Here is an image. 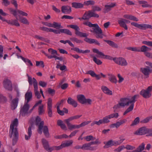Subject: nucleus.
<instances>
[{
    "instance_id": "obj_1",
    "label": "nucleus",
    "mask_w": 152,
    "mask_h": 152,
    "mask_svg": "<svg viewBox=\"0 0 152 152\" xmlns=\"http://www.w3.org/2000/svg\"><path fill=\"white\" fill-rule=\"evenodd\" d=\"M139 97V95L136 94L134 95L131 98H122L120 99V102L122 104V107L128 106L129 104H131L129 107L126 110L124 113V115L132 111L133 109L134 103L136 101V99Z\"/></svg>"
},
{
    "instance_id": "obj_2",
    "label": "nucleus",
    "mask_w": 152,
    "mask_h": 152,
    "mask_svg": "<svg viewBox=\"0 0 152 152\" xmlns=\"http://www.w3.org/2000/svg\"><path fill=\"white\" fill-rule=\"evenodd\" d=\"M83 24L86 26H88L89 27H94L93 28V30H91V32L96 34V37L99 39H102L103 37L102 31L101 28L97 24H92L88 21H85Z\"/></svg>"
},
{
    "instance_id": "obj_3",
    "label": "nucleus",
    "mask_w": 152,
    "mask_h": 152,
    "mask_svg": "<svg viewBox=\"0 0 152 152\" xmlns=\"http://www.w3.org/2000/svg\"><path fill=\"white\" fill-rule=\"evenodd\" d=\"M18 125V120L17 118L15 119L12 122L10 125V132H11L10 138H12V136L14 137L18 136V132L17 127Z\"/></svg>"
},
{
    "instance_id": "obj_4",
    "label": "nucleus",
    "mask_w": 152,
    "mask_h": 152,
    "mask_svg": "<svg viewBox=\"0 0 152 152\" xmlns=\"http://www.w3.org/2000/svg\"><path fill=\"white\" fill-rule=\"evenodd\" d=\"M119 116L118 113H113L103 117L102 119L99 120L100 125L102 124H106L109 123L110 121V120L113 118H117Z\"/></svg>"
},
{
    "instance_id": "obj_5",
    "label": "nucleus",
    "mask_w": 152,
    "mask_h": 152,
    "mask_svg": "<svg viewBox=\"0 0 152 152\" xmlns=\"http://www.w3.org/2000/svg\"><path fill=\"white\" fill-rule=\"evenodd\" d=\"M82 115H76L72 116L64 120V121L66 123L69 130H71L76 129V125L72 124L70 123V122L74 120L79 118Z\"/></svg>"
},
{
    "instance_id": "obj_6",
    "label": "nucleus",
    "mask_w": 152,
    "mask_h": 152,
    "mask_svg": "<svg viewBox=\"0 0 152 152\" xmlns=\"http://www.w3.org/2000/svg\"><path fill=\"white\" fill-rule=\"evenodd\" d=\"M44 122L43 121H42L40 123L39 125V127L38 130V132L40 134H41L43 130V132L45 136L48 138L49 137V130L48 126H44Z\"/></svg>"
},
{
    "instance_id": "obj_7",
    "label": "nucleus",
    "mask_w": 152,
    "mask_h": 152,
    "mask_svg": "<svg viewBox=\"0 0 152 152\" xmlns=\"http://www.w3.org/2000/svg\"><path fill=\"white\" fill-rule=\"evenodd\" d=\"M67 27H70L75 30V34L78 36L81 37H86L88 36V34L86 33H83L79 31L80 28L77 25H70L67 26Z\"/></svg>"
},
{
    "instance_id": "obj_8",
    "label": "nucleus",
    "mask_w": 152,
    "mask_h": 152,
    "mask_svg": "<svg viewBox=\"0 0 152 152\" xmlns=\"http://www.w3.org/2000/svg\"><path fill=\"white\" fill-rule=\"evenodd\" d=\"M77 97L78 101L82 104H87L91 105V100L89 99H86L83 95H78L77 96Z\"/></svg>"
},
{
    "instance_id": "obj_9",
    "label": "nucleus",
    "mask_w": 152,
    "mask_h": 152,
    "mask_svg": "<svg viewBox=\"0 0 152 152\" xmlns=\"http://www.w3.org/2000/svg\"><path fill=\"white\" fill-rule=\"evenodd\" d=\"M150 132H152V129H148L143 127L136 130L134 133V134L135 135H142Z\"/></svg>"
},
{
    "instance_id": "obj_10",
    "label": "nucleus",
    "mask_w": 152,
    "mask_h": 152,
    "mask_svg": "<svg viewBox=\"0 0 152 152\" xmlns=\"http://www.w3.org/2000/svg\"><path fill=\"white\" fill-rule=\"evenodd\" d=\"M152 90V86H149L146 90H142L140 92V94L145 98H148L151 96V92Z\"/></svg>"
},
{
    "instance_id": "obj_11",
    "label": "nucleus",
    "mask_w": 152,
    "mask_h": 152,
    "mask_svg": "<svg viewBox=\"0 0 152 152\" xmlns=\"http://www.w3.org/2000/svg\"><path fill=\"white\" fill-rule=\"evenodd\" d=\"M42 141L44 148L48 152H51L53 151L56 150V146L50 147L48 142L46 139H42Z\"/></svg>"
},
{
    "instance_id": "obj_12",
    "label": "nucleus",
    "mask_w": 152,
    "mask_h": 152,
    "mask_svg": "<svg viewBox=\"0 0 152 152\" xmlns=\"http://www.w3.org/2000/svg\"><path fill=\"white\" fill-rule=\"evenodd\" d=\"M131 25L141 29H145L147 28H150L152 29V26L149 24H139L135 22H132L131 23Z\"/></svg>"
},
{
    "instance_id": "obj_13",
    "label": "nucleus",
    "mask_w": 152,
    "mask_h": 152,
    "mask_svg": "<svg viewBox=\"0 0 152 152\" xmlns=\"http://www.w3.org/2000/svg\"><path fill=\"white\" fill-rule=\"evenodd\" d=\"M151 49L145 45H143L140 48V52H144L146 56L149 58H152V53L148 52L151 50Z\"/></svg>"
},
{
    "instance_id": "obj_14",
    "label": "nucleus",
    "mask_w": 152,
    "mask_h": 152,
    "mask_svg": "<svg viewBox=\"0 0 152 152\" xmlns=\"http://www.w3.org/2000/svg\"><path fill=\"white\" fill-rule=\"evenodd\" d=\"M86 74L90 75L93 77H96L97 80H100L101 78V76L102 77L104 78L106 77V75L103 74L102 73H101L100 75H97L92 70H89L87 72Z\"/></svg>"
},
{
    "instance_id": "obj_15",
    "label": "nucleus",
    "mask_w": 152,
    "mask_h": 152,
    "mask_svg": "<svg viewBox=\"0 0 152 152\" xmlns=\"http://www.w3.org/2000/svg\"><path fill=\"white\" fill-rule=\"evenodd\" d=\"M84 14L86 20L89 19L92 17L98 18L99 17V15L96 13L92 10L86 12Z\"/></svg>"
},
{
    "instance_id": "obj_16",
    "label": "nucleus",
    "mask_w": 152,
    "mask_h": 152,
    "mask_svg": "<svg viewBox=\"0 0 152 152\" xmlns=\"http://www.w3.org/2000/svg\"><path fill=\"white\" fill-rule=\"evenodd\" d=\"M93 51L94 53H95L99 55V57L104 58H106L108 59L112 60L115 58H113L112 57L104 54L102 52L99 51L97 49L94 48L93 50Z\"/></svg>"
},
{
    "instance_id": "obj_17",
    "label": "nucleus",
    "mask_w": 152,
    "mask_h": 152,
    "mask_svg": "<svg viewBox=\"0 0 152 152\" xmlns=\"http://www.w3.org/2000/svg\"><path fill=\"white\" fill-rule=\"evenodd\" d=\"M33 85L34 91L35 96L38 99H39L41 97V95L38 91V83L36 80L33 78Z\"/></svg>"
},
{
    "instance_id": "obj_18",
    "label": "nucleus",
    "mask_w": 152,
    "mask_h": 152,
    "mask_svg": "<svg viewBox=\"0 0 152 152\" xmlns=\"http://www.w3.org/2000/svg\"><path fill=\"white\" fill-rule=\"evenodd\" d=\"M140 71L144 74L145 78H147L149 77L150 74L151 73V70L149 67L146 66L145 67H141L140 69Z\"/></svg>"
},
{
    "instance_id": "obj_19",
    "label": "nucleus",
    "mask_w": 152,
    "mask_h": 152,
    "mask_svg": "<svg viewBox=\"0 0 152 152\" xmlns=\"http://www.w3.org/2000/svg\"><path fill=\"white\" fill-rule=\"evenodd\" d=\"M115 62L119 65L122 66H126L127 65L126 60L122 58H118L113 59Z\"/></svg>"
},
{
    "instance_id": "obj_20",
    "label": "nucleus",
    "mask_w": 152,
    "mask_h": 152,
    "mask_svg": "<svg viewBox=\"0 0 152 152\" xmlns=\"http://www.w3.org/2000/svg\"><path fill=\"white\" fill-rule=\"evenodd\" d=\"M4 88L9 91H12V85L11 81L8 79H5L3 82Z\"/></svg>"
},
{
    "instance_id": "obj_21",
    "label": "nucleus",
    "mask_w": 152,
    "mask_h": 152,
    "mask_svg": "<svg viewBox=\"0 0 152 152\" xmlns=\"http://www.w3.org/2000/svg\"><path fill=\"white\" fill-rule=\"evenodd\" d=\"M91 142L83 144L82 146V149L83 150L94 151L96 149L95 146H91Z\"/></svg>"
},
{
    "instance_id": "obj_22",
    "label": "nucleus",
    "mask_w": 152,
    "mask_h": 152,
    "mask_svg": "<svg viewBox=\"0 0 152 152\" xmlns=\"http://www.w3.org/2000/svg\"><path fill=\"white\" fill-rule=\"evenodd\" d=\"M47 110L48 114L49 117L52 116V100L51 98H49L48 99Z\"/></svg>"
},
{
    "instance_id": "obj_23",
    "label": "nucleus",
    "mask_w": 152,
    "mask_h": 152,
    "mask_svg": "<svg viewBox=\"0 0 152 152\" xmlns=\"http://www.w3.org/2000/svg\"><path fill=\"white\" fill-rule=\"evenodd\" d=\"M29 108V105L28 103H25L20 111L21 115L23 116H24L26 114H27L28 113V111Z\"/></svg>"
},
{
    "instance_id": "obj_24",
    "label": "nucleus",
    "mask_w": 152,
    "mask_h": 152,
    "mask_svg": "<svg viewBox=\"0 0 152 152\" xmlns=\"http://www.w3.org/2000/svg\"><path fill=\"white\" fill-rule=\"evenodd\" d=\"M73 143L72 140H70L66 141V142L62 143L61 145L56 146V150H58L62 148L70 146Z\"/></svg>"
},
{
    "instance_id": "obj_25",
    "label": "nucleus",
    "mask_w": 152,
    "mask_h": 152,
    "mask_svg": "<svg viewBox=\"0 0 152 152\" xmlns=\"http://www.w3.org/2000/svg\"><path fill=\"white\" fill-rule=\"evenodd\" d=\"M127 121L126 119H122L116 123L112 124L110 125V127L112 128L116 127V128H118L121 125L126 123Z\"/></svg>"
},
{
    "instance_id": "obj_26",
    "label": "nucleus",
    "mask_w": 152,
    "mask_h": 152,
    "mask_svg": "<svg viewBox=\"0 0 152 152\" xmlns=\"http://www.w3.org/2000/svg\"><path fill=\"white\" fill-rule=\"evenodd\" d=\"M19 99L15 98L12 100L10 103L11 109L12 110H15L17 107L18 102Z\"/></svg>"
},
{
    "instance_id": "obj_27",
    "label": "nucleus",
    "mask_w": 152,
    "mask_h": 152,
    "mask_svg": "<svg viewBox=\"0 0 152 152\" xmlns=\"http://www.w3.org/2000/svg\"><path fill=\"white\" fill-rule=\"evenodd\" d=\"M48 51L49 54L51 55H49L48 54H45V56H47L49 59H51L53 58H50L51 56H56L58 55V53L56 50H54L52 48H50L48 49Z\"/></svg>"
},
{
    "instance_id": "obj_28",
    "label": "nucleus",
    "mask_w": 152,
    "mask_h": 152,
    "mask_svg": "<svg viewBox=\"0 0 152 152\" xmlns=\"http://www.w3.org/2000/svg\"><path fill=\"white\" fill-rule=\"evenodd\" d=\"M61 11L64 13L69 14L71 12V8L70 6L68 5L63 6L61 7Z\"/></svg>"
},
{
    "instance_id": "obj_29",
    "label": "nucleus",
    "mask_w": 152,
    "mask_h": 152,
    "mask_svg": "<svg viewBox=\"0 0 152 152\" xmlns=\"http://www.w3.org/2000/svg\"><path fill=\"white\" fill-rule=\"evenodd\" d=\"M104 144H105L103 147L104 148H107L113 145H116L115 141L112 140H109L107 142H104Z\"/></svg>"
},
{
    "instance_id": "obj_30",
    "label": "nucleus",
    "mask_w": 152,
    "mask_h": 152,
    "mask_svg": "<svg viewBox=\"0 0 152 152\" xmlns=\"http://www.w3.org/2000/svg\"><path fill=\"white\" fill-rule=\"evenodd\" d=\"M116 6L115 3H111L110 5H106L104 8L103 9V12L105 13L110 10L111 9Z\"/></svg>"
},
{
    "instance_id": "obj_31",
    "label": "nucleus",
    "mask_w": 152,
    "mask_h": 152,
    "mask_svg": "<svg viewBox=\"0 0 152 152\" xmlns=\"http://www.w3.org/2000/svg\"><path fill=\"white\" fill-rule=\"evenodd\" d=\"M109 80L112 83L116 84L117 82L116 77L113 75L111 74H108Z\"/></svg>"
},
{
    "instance_id": "obj_32",
    "label": "nucleus",
    "mask_w": 152,
    "mask_h": 152,
    "mask_svg": "<svg viewBox=\"0 0 152 152\" xmlns=\"http://www.w3.org/2000/svg\"><path fill=\"white\" fill-rule=\"evenodd\" d=\"M32 98V93L31 91H27L26 93L25 96V98L26 100V102L28 103Z\"/></svg>"
},
{
    "instance_id": "obj_33",
    "label": "nucleus",
    "mask_w": 152,
    "mask_h": 152,
    "mask_svg": "<svg viewBox=\"0 0 152 152\" xmlns=\"http://www.w3.org/2000/svg\"><path fill=\"white\" fill-rule=\"evenodd\" d=\"M101 89L102 91L105 94L109 95H112L113 94L112 92L106 86H102L101 87Z\"/></svg>"
},
{
    "instance_id": "obj_34",
    "label": "nucleus",
    "mask_w": 152,
    "mask_h": 152,
    "mask_svg": "<svg viewBox=\"0 0 152 152\" xmlns=\"http://www.w3.org/2000/svg\"><path fill=\"white\" fill-rule=\"evenodd\" d=\"M71 50H72L76 51L77 53H88L90 52V50H80L77 47H74L71 48Z\"/></svg>"
},
{
    "instance_id": "obj_35",
    "label": "nucleus",
    "mask_w": 152,
    "mask_h": 152,
    "mask_svg": "<svg viewBox=\"0 0 152 152\" xmlns=\"http://www.w3.org/2000/svg\"><path fill=\"white\" fill-rule=\"evenodd\" d=\"M123 20H124L123 18H120L118 20V22L121 27L124 28L125 30H127L128 29L127 26Z\"/></svg>"
},
{
    "instance_id": "obj_36",
    "label": "nucleus",
    "mask_w": 152,
    "mask_h": 152,
    "mask_svg": "<svg viewBox=\"0 0 152 152\" xmlns=\"http://www.w3.org/2000/svg\"><path fill=\"white\" fill-rule=\"evenodd\" d=\"M16 20H11L7 21V23L9 24L12 25H15L16 26H19L20 24L19 23L18 19Z\"/></svg>"
},
{
    "instance_id": "obj_37",
    "label": "nucleus",
    "mask_w": 152,
    "mask_h": 152,
    "mask_svg": "<svg viewBox=\"0 0 152 152\" xmlns=\"http://www.w3.org/2000/svg\"><path fill=\"white\" fill-rule=\"evenodd\" d=\"M67 102L69 104L72 105L75 107L77 106V102L70 97L68 98Z\"/></svg>"
},
{
    "instance_id": "obj_38",
    "label": "nucleus",
    "mask_w": 152,
    "mask_h": 152,
    "mask_svg": "<svg viewBox=\"0 0 152 152\" xmlns=\"http://www.w3.org/2000/svg\"><path fill=\"white\" fill-rule=\"evenodd\" d=\"M124 17L125 18L135 21H137L139 20L138 18L131 15H124Z\"/></svg>"
},
{
    "instance_id": "obj_39",
    "label": "nucleus",
    "mask_w": 152,
    "mask_h": 152,
    "mask_svg": "<svg viewBox=\"0 0 152 152\" xmlns=\"http://www.w3.org/2000/svg\"><path fill=\"white\" fill-rule=\"evenodd\" d=\"M138 2L139 4H142V7H152V6L149 4L146 1H139Z\"/></svg>"
},
{
    "instance_id": "obj_40",
    "label": "nucleus",
    "mask_w": 152,
    "mask_h": 152,
    "mask_svg": "<svg viewBox=\"0 0 152 152\" xmlns=\"http://www.w3.org/2000/svg\"><path fill=\"white\" fill-rule=\"evenodd\" d=\"M57 124L62 129L64 130H67V127L66 125L63 123V121L61 120H58L57 121Z\"/></svg>"
},
{
    "instance_id": "obj_41",
    "label": "nucleus",
    "mask_w": 152,
    "mask_h": 152,
    "mask_svg": "<svg viewBox=\"0 0 152 152\" xmlns=\"http://www.w3.org/2000/svg\"><path fill=\"white\" fill-rule=\"evenodd\" d=\"M72 7L76 9L83 8V4L79 2H72Z\"/></svg>"
},
{
    "instance_id": "obj_42",
    "label": "nucleus",
    "mask_w": 152,
    "mask_h": 152,
    "mask_svg": "<svg viewBox=\"0 0 152 152\" xmlns=\"http://www.w3.org/2000/svg\"><path fill=\"white\" fill-rule=\"evenodd\" d=\"M32 127V125H31L30 126H29L28 129V136L25 135V139L26 140H28L29 139L32 134V131H31V128Z\"/></svg>"
},
{
    "instance_id": "obj_43",
    "label": "nucleus",
    "mask_w": 152,
    "mask_h": 152,
    "mask_svg": "<svg viewBox=\"0 0 152 152\" xmlns=\"http://www.w3.org/2000/svg\"><path fill=\"white\" fill-rule=\"evenodd\" d=\"M104 41L113 48H118V45L112 41L107 40H104Z\"/></svg>"
},
{
    "instance_id": "obj_44",
    "label": "nucleus",
    "mask_w": 152,
    "mask_h": 152,
    "mask_svg": "<svg viewBox=\"0 0 152 152\" xmlns=\"http://www.w3.org/2000/svg\"><path fill=\"white\" fill-rule=\"evenodd\" d=\"M19 20L21 23L23 24L26 25L29 24V22L28 20L26 18L24 17L20 16Z\"/></svg>"
},
{
    "instance_id": "obj_45",
    "label": "nucleus",
    "mask_w": 152,
    "mask_h": 152,
    "mask_svg": "<svg viewBox=\"0 0 152 152\" xmlns=\"http://www.w3.org/2000/svg\"><path fill=\"white\" fill-rule=\"evenodd\" d=\"M8 10L10 12L13 14V15L15 17L16 19H17V11L12 8H8Z\"/></svg>"
},
{
    "instance_id": "obj_46",
    "label": "nucleus",
    "mask_w": 152,
    "mask_h": 152,
    "mask_svg": "<svg viewBox=\"0 0 152 152\" xmlns=\"http://www.w3.org/2000/svg\"><path fill=\"white\" fill-rule=\"evenodd\" d=\"M126 49L128 50L132 51L137 52H140V48L138 47H127Z\"/></svg>"
},
{
    "instance_id": "obj_47",
    "label": "nucleus",
    "mask_w": 152,
    "mask_h": 152,
    "mask_svg": "<svg viewBox=\"0 0 152 152\" xmlns=\"http://www.w3.org/2000/svg\"><path fill=\"white\" fill-rule=\"evenodd\" d=\"M61 33H64L67 35L72 36V32L69 29H61Z\"/></svg>"
},
{
    "instance_id": "obj_48",
    "label": "nucleus",
    "mask_w": 152,
    "mask_h": 152,
    "mask_svg": "<svg viewBox=\"0 0 152 152\" xmlns=\"http://www.w3.org/2000/svg\"><path fill=\"white\" fill-rule=\"evenodd\" d=\"M84 139L88 142L90 141H93L96 139L95 137H93L92 135L87 136L84 137Z\"/></svg>"
},
{
    "instance_id": "obj_49",
    "label": "nucleus",
    "mask_w": 152,
    "mask_h": 152,
    "mask_svg": "<svg viewBox=\"0 0 152 152\" xmlns=\"http://www.w3.org/2000/svg\"><path fill=\"white\" fill-rule=\"evenodd\" d=\"M43 108L44 105L43 104H41L39 107L38 110L39 115H41L44 113L45 111Z\"/></svg>"
},
{
    "instance_id": "obj_50",
    "label": "nucleus",
    "mask_w": 152,
    "mask_h": 152,
    "mask_svg": "<svg viewBox=\"0 0 152 152\" xmlns=\"http://www.w3.org/2000/svg\"><path fill=\"white\" fill-rule=\"evenodd\" d=\"M52 27L56 28H63V27L61 26L60 23H58L55 22H53L52 24Z\"/></svg>"
},
{
    "instance_id": "obj_51",
    "label": "nucleus",
    "mask_w": 152,
    "mask_h": 152,
    "mask_svg": "<svg viewBox=\"0 0 152 152\" xmlns=\"http://www.w3.org/2000/svg\"><path fill=\"white\" fill-rule=\"evenodd\" d=\"M139 121L140 118L139 117H137L132 122V124L130 125V126H132L136 125L139 122Z\"/></svg>"
},
{
    "instance_id": "obj_52",
    "label": "nucleus",
    "mask_w": 152,
    "mask_h": 152,
    "mask_svg": "<svg viewBox=\"0 0 152 152\" xmlns=\"http://www.w3.org/2000/svg\"><path fill=\"white\" fill-rule=\"evenodd\" d=\"M70 40L72 41H74L78 43H82L83 42V41L78 39L77 38L75 37H72L70 39Z\"/></svg>"
},
{
    "instance_id": "obj_53",
    "label": "nucleus",
    "mask_w": 152,
    "mask_h": 152,
    "mask_svg": "<svg viewBox=\"0 0 152 152\" xmlns=\"http://www.w3.org/2000/svg\"><path fill=\"white\" fill-rule=\"evenodd\" d=\"M93 60L98 65H101L102 64V62L99 59L95 57H93Z\"/></svg>"
},
{
    "instance_id": "obj_54",
    "label": "nucleus",
    "mask_w": 152,
    "mask_h": 152,
    "mask_svg": "<svg viewBox=\"0 0 152 152\" xmlns=\"http://www.w3.org/2000/svg\"><path fill=\"white\" fill-rule=\"evenodd\" d=\"M84 40L85 41L88 43L90 44H92L94 43V39H92L86 37L84 39Z\"/></svg>"
},
{
    "instance_id": "obj_55",
    "label": "nucleus",
    "mask_w": 152,
    "mask_h": 152,
    "mask_svg": "<svg viewBox=\"0 0 152 152\" xmlns=\"http://www.w3.org/2000/svg\"><path fill=\"white\" fill-rule=\"evenodd\" d=\"M92 10L94 12L95 11H99L101 10V8L97 6H94L92 7Z\"/></svg>"
},
{
    "instance_id": "obj_56",
    "label": "nucleus",
    "mask_w": 152,
    "mask_h": 152,
    "mask_svg": "<svg viewBox=\"0 0 152 152\" xmlns=\"http://www.w3.org/2000/svg\"><path fill=\"white\" fill-rule=\"evenodd\" d=\"M7 101L6 98L0 94V102H5Z\"/></svg>"
},
{
    "instance_id": "obj_57",
    "label": "nucleus",
    "mask_w": 152,
    "mask_h": 152,
    "mask_svg": "<svg viewBox=\"0 0 152 152\" xmlns=\"http://www.w3.org/2000/svg\"><path fill=\"white\" fill-rule=\"evenodd\" d=\"M36 66H38L39 65L41 66V67L42 68H43L44 67V62L43 61H36Z\"/></svg>"
},
{
    "instance_id": "obj_58",
    "label": "nucleus",
    "mask_w": 152,
    "mask_h": 152,
    "mask_svg": "<svg viewBox=\"0 0 152 152\" xmlns=\"http://www.w3.org/2000/svg\"><path fill=\"white\" fill-rule=\"evenodd\" d=\"M48 92L49 94L53 96L55 94V91L54 89L49 88L48 89Z\"/></svg>"
},
{
    "instance_id": "obj_59",
    "label": "nucleus",
    "mask_w": 152,
    "mask_h": 152,
    "mask_svg": "<svg viewBox=\"0 0 152 152\" xmlns=\"http://www.w3.org/2000/svg\"><path fill=\"white\" fill-rule=\"evenodd\" d=\"M47 84V83L42 81H40L39 82V85L43 87H45Z\"/></svg>"
},
{
    "instance_id": "obj_60",
    "label": "nucleus",
    "mask_w": 152,
    "mask_h": 152,
    "mask_svg": "<svg viewBox=\"0 0 152 152\" xmlns=\"http://www.w3.org/2000/svg\"><path fill=\"white\" fill-rule=\"evenodd\" d=\"M91 143L92 145H99L101 143V141L98 139L94 141H91Z\"/></svg>"
},
{
    "instance_id": "obj_61",
    "label": "nucleus",
    "mask_w": 152,
    "mask_h": 152,
    "mask_svg": "<svg viewBox=\"0 0 152 152\" xmlns=\"http://www.w3.org/2000/svg\"><path fill=\"white\" fill-rule=\"evenodd\" d=\"M27 76L28 78V83L30 85H32L33 83V78L32 79V77H30L28 74H27Z\"/></svg>"
},
{
    "instance_id": "obj_62",
    "label": "nucleus",
    "mask_w": 152,
    "mask_h": 152,
    "mask_svg": "<svg viewBox=\"0 0 152 152\" xmlns=\"http://www.w3.org/2000/svg\"><path fill=\"white\" fill-rule=\"evenodd\" d=\"M41 120L39 116H37L35 120V124L39 126L40 123L42 121Z\"/></svg>"
},
{
    "instance_id": "obj_63",
    "label": "nucleus",
    "mask_w": 152,
    "mask_h": 152,
    "mask_svg": "<svg viewBox=\"0 0 152 152\" xmlns=\"http://www.w3.org/2000/svg\"><path fill=\"white\" fill-rule=\"evenodd\" d=\"M57 111L58 114L61 115H64V111L60 110V107L59 106L57 107Z\"/></svg>"
},
{
    "instance_id": "obj_64",
    "label": "nucleus",
    "mask_w": 152,
    "mask_h": 152,
    "mask_svg": "<svg viewBox=\"0 0 152 152\" xmlns=\"http://www.w3.org/2000/svg\"><path fill=\"white\" fill-rule=\"evenodd\" d=\"M151 119V117H148L141 121V123H146L148 122Z\"/></svg>"
}]
</instances>
